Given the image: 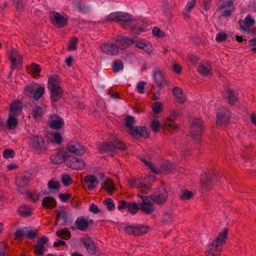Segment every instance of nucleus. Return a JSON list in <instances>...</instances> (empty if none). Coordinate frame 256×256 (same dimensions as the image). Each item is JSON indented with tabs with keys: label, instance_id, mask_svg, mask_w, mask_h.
<instances>
[{
	"label": "nucleus",
	"instance_id": "1",
	"mask_svg": "<svg viewBox=\"0 0 256 256\" xmlns=\"http://www.w3.org/2000/svg\"><path fill=\"white\" fill-rule=\"evenodd\" d=\"M28 146L30 149L37 154H40L46 150L45 140L42 136H35L30 138Z\"/></svg>",
	"mask_w": 256,
	"mask_h": 256
},
{
	"label": "nucleus",
	"instance_id": "2",
	"mask_svg": "<svg viewBox=\"0 0 256 256\" xmlns=\"http://www.w3.org/2000/svg\"><path fill=\"white\" fill-rule=\"evenodd\" d=\"M126 147L120 140H114L112 141L104 142L100 146L101 150L110 154L112 155L116 150H124Z\"/></svg>",
	"mask_w": 256,
	"mask_h": 256
},
{
	"label": "nucleus",
	"instance_id": "3",
	"mask_svg": "<svg viewBox=\"0 0 256 256\" xmlns=\"http://www.w3.org/2000/svg\"><path fill=\"white\" fill-rule=\"evenodd\" d=\"M148 197L156 204H160L166 202L168 197V194L164 186H160Z\"/></svg>",
	"mask_w": 256,
	"mask_h": 256
},
{
	"label": "nucleus",
	"instance_id": "4",
	"mask_svg": "<svg viewBox=\"0 0 256 256\" xmlns=\"http://www.w3.org/2000/svg\"><path fill=\"white\" fill-rule=\"evenodd\" d=\"M66 166L74 170H82L85 166V164L80 158L73 156H67L64 158Z\"/></svg>",
	"mask_w": 256,
	"mask_h": 256
},
{
	"label": "nucleus",
	"instance_id": "5",
	"mask_svg": "<svg viewBox=\"0 0 256 256\" xmlns=\"http://www.w3.org/2000/svg\"><path fill=\"white\" fill-rule=\"evenodd\" d=\"M44 88L38 86L34 88V86L29 85L25 87L24 89V94L30 96L32 95V98L36 100H38L40 97L44 94Z\"/></svg>",
	"mask_w": 256,
	"mask_h": 256
},
{
	"label": "nucleus",
	"instance_id": "6",
	"mask_svg": "<svg viewBox=\"0 0 256 256\" xmlns=\"http://www.w3.org/2000/svg\"><path fill=\"white\" fill-rule=\"evenodd\" d=\"M216 178V175L213 171H210L208 174H202L200 179L202 186L206 190L211 189Z\"/></svg>",
	"mask_w": 256,
	"mask_h": 256
},
{
	"label": "nucleus",
	"instance_id": "7",
	"mask_svg": "<svg viewBox=\"0 0 256 256\" xmlns=\"http://www.w3.org/2000/svg\"><path fill=\"white\" fill-rule=\"evenodd\" d=\"M203 129V121L199 118H194L192 127V137L198 141L200 140V136Z\"/></svg>",
	"mask_w": 256,
	"mask_h": 256
},
{
	"label": "nucleus",
	"instance_id": "8",
	"mask_svg": "<svg viewBox=\"0 0 256 256\" xmlns=\"http://www.w3.org/2000/svg\"><path fill=\"white\" fill-rule=\"evenodd\" d=\"M52 14V22L54 26L61 28L68 25V18L66 14H60L58 12L54 11Z\"/></svg>",
	"mask_w": 256,
	"mask_h": 256
},
{
	"label": "nucleus",
	"instance_id": "9",
	"mask_svg": "<svg viewBox=\"0 0 256 256\" xmlns=\"http://www.w3.org/2000/svg\"><path fill=\"white\" fill-rule=\"evenodd\" d=\"M138 196L142 199V204L140 205V210L147 214H150L155 211L154 204L150 201V198L148 196Z\"/></svg>",
	"mask_w": 256,
	"mask_h": 256
},
{
	"label": "nucleus",
	"instance_id": "10",
	"mask_svg": "<svg viewBox=\"0 0 256 256\" xmlns=\"http://www.w3.org/2000/svg\"><path fill=\"white\" fill-rule=\"evenodd\" d=\"M124 232L129 235L140 236L148 232L147 227L138 224L136 226H130L124 228Z\"/></svg>",
	"mask_w": 256,
	"mask_h": 256
},
{
	"label": "nucleus",
	"instance_id": "11",
	"mask_svg": "<svg viewBox=\"0 0 256 256\" xmlns=\"http://www.w3.org/2000/svg\"><path fill=\"white\" fill-rule=\"evenodd\" d=\"M48 238L46 236H42L36 241V244L34 246V253L36 256H42L46 250V245L48 242Z\"/></svg>",
	"mask_w": 256,
	"mask_h": 256
},
{
	"label": "nucleus",
	"instance_id": "12",
	"mask_svg": "<svg viewBox=\"0 0 256 256\" xmlns=\"http://www.w3.org/2000/svg\"><path fill=\"white\" fill-rule=\"evenodd\" d=\"M228 235V230L225 229L222 232L219 233L218 236L210 244H213L214 250H222L224 244L226 242V240Z\"/></svg>",
	"mask_w": 256,
	"mask_h": 256
},
{
	"label": "nucleus",
	"instance_id": "13",
	"mask_svg": "<svg viewBox=\"0 0 256 256\" xmlns=\"http://www.w3.org/2000/svg\"><path fill=\"white\" fill-rule=\"evenodd\" d=\"M101 51L106 54L114 56L118 53V50L116 44L114 42L102 43L100 46Z\"/></svg>",
	"mask_w": 256,
	"mask_h": 256
},
{
	"label": "nucleus",
	"instance_id": "14",
	"mask_svg": "<svg viewBox=\"0 0 256 256\" xmlns=\"http://www.w3.org/2000/svg\"><path fill=\"white\" fill-rule=\"evenodd\" d=\"M230 112L227 109L217 113L216 125L218 126H227L230 118Z\"/></svg>",
	"mask_w": 256,
	"mask_h": 256
},
{
	"label": "nucleus",
	"instance_id": "15",
	"mask_svg": "<svg viewBox=\"0 0 256 256\" xmlns=\"http://www.w3.org/2000/svg\"><path fill=\"white\" fill-rule=\"evenodd\" d=\"M67 149L69 152L74 153L77 156H82L85 152L84 146L76 142H70L68 144Z\"/></svg>",
	"mask_w": 256,
	"mask_h": 256
},
{
	"label": "nucleus",
	"instance_id": "16",
	"mask_svg": "<svg viewBox=\"0 0 256 256\" xmlns=\"http://www.w3.org/2000/svg\"><path fill=\"white\" fill-rule=\"evenodd\" d=\"M48 124L52 128L58 130L62 128L64 121L60 116L53 114L49 116Z\"/></svg>",
	"mask_w": 256,
	"mask_h": 256
},
{
	"label": "nucleus",
	"instance_id": "17",
	"mask_svg": "<svg viewBox=\"0 0 256 256\" xmlns=\"http://www.w3.org/2000/svg\"><path fill=\"white\" fill-rule=\"evenodd\" d=\"M134 42L133 39L130 38L126 36H119L116 38V44L118 46V50H125L130 45L132 44Z\"/></svg>",
	"mask_w": 256,
	"mask_h": 256
},
{
	"label": "nucleus",
	"instance_id": "18",
	"mask_svg": "<svg viewBox=\"0 0 256 256\" xmlns=\"http://www.w3.org/2000/svg\"><path fill=\"white\" fill-rule=\"evenodd\" d=\"M130 134L136 138L141 137L147 138L149 136L148 130L146 126H136L130 130Z\"/></svg>",
	"mask_w": 256,
	"mask_h": 256
},
{
	"label": "nucleus",
	"instance_id": "19",
	"mask_svg": "<svg viewBox=\"0 0 256 256\" xmlns=\"http://www.w3.org/2000/svg\"><path fill=\"white\" fill-rule=\"evenodd\" d=\"M29 178L25 176L18 178L16 180V184L17 186L16 190L20 194H24L26 192V186L28 182Z\"/></svg>",
	"mask_w": 256,
	"mask_h": 256
},
{
	"label": "nucleus",
	"instance_id": "20",
	"mask_svg": "<svg viewBox=\"0 0 256 256\" xmlns=\"http://www.w3.org/2000/svg\"><path fill=\"white\" fill-rule=\"evenodd\" d=\"M81 242L84 244L88 254H96V246L94 242L90 237L82 238Z\"/></svg>",
	"mask_w": 256,
	"mask_h": 256
},
{
	"label": "nucleus",
	"instance_id": "21",
	"mask_svg": "<svg viewBox=\"0 0 256 256\" xmlns=\"http://www.w3.org/2000/svg\"><path fill=\"white\" fill-rule=\"evenodd\" d=\"M23 108L22 103L20 100H16L10 104L9 114L18 116H20Z\"/></svg>",
	"mask_w": 256,
	"mask_h": 256
},
{
	"label": "nucleus",
	"instance_id": "22",
	"mask_svg": "<svg viewBox=\"0 0 256 256\" xmlns=\"http://www.w3.org/2000/svg\"><path fill=\"white\" fill-rule=\"evenodd\" d=\"M130 184L132 187L140 188L144 194H147L150 188L148 185L142 183L139 180L132 179L130 182Z\"/></svg>",
	"mask_w": 256,
	"mask_h": 256
},
{
	"label": "nucleus",
	"instance_id": "23",
	"mask_svg": "<svg viewBox=\"0 0 256 256\" xmlns=\"http://www.w3.org/2000/svg\"><path fill=\"white\" fill-rule=\"evenodd\" d=\"M50 92V98L52 102H57L62 97L64 93L62 88L48 89Z\"/></svg>",
	"mask_w": 256,
	"mask_h": 256
},
{
	"label": "nucleus",
	"instance_id": "24",
	"mask_svg": "<svg viewBox=\"0 0 256 256\" xmlns=\"http://www.w3.org/2000/svg\"><path fill=\"white\" fill-rule=\"evenodd\" d=\"M153 76L158 87H163L166 84L165 76L161 71L158 70L155 72Z\"/></svg>",
	"mask_w": 256,
	"mask_h": 256
},
{
	"label": "nucleus",
	"instance_id": "25",
	"mask_svg": "<svg viewBox=\"0 0 256 256\" xmlns=\"http://www.w3.org/2000/svg\"><path fill=\"white\" fill-rule=\"evenodd\" d=\"M75 8L79 12L83 14H88L91 11L90 4L84 0L78 2L75 4Z\"/></svg>",
	"mask_w": 256,
	"mask_h": 256
},
{
	"label": "nucleus",
	"instance_id": "26",
	"mask_svg": "<svg viewBox=\"0 0 256 256\" xmlns=\"http://www.w3.org/2000/svg\"><path fill=\"white\" fill-rule=\"evenodd\" d=\"M42 205L46 209H52L56 207V202L52 196H44L42 198Z\"/></svg>",
	"mask_w": 256,
	"mask_h": 256
},
{
	"label": "nucleus",
	"instance_id": "27",
	"mask_svg": "<svg viewBox=\"0 0 256 256\" xmlns=\"http://www.w3.org/2000/svg\"><path fill=\"white\" fill-rule=\"evenodd\" d=\"M56 224L58 220H62V224L65 225L68 222V213L66 212L64 208H60V210H56Z\"/></svg>",
	"mask_w": 256,
	"mask_h": 256
},
{
	"label": "nucleus",
	"instance_id": "28",
	"mask_svg": "<svg viewBox=\"0 0 256 256\" xmlns=\"http://www.w3.org/2000/svg\"><path fill=\"white\" fill-rule=\"evenodd\" d=\"M84 182L88 184L87 188L88 190L94 189L98 184V178L93 175L86 176L84 178Z\"/></svg>",
	"mask_w": 256,
	"mask_h": 256
},
{
	"label": "nucleus",
	"instance_id": "29",
	"mask_svg": "<svg viewBox=\"0 0 256 256\" xmlns=\"http://www.w3.org/2000/svg\"><path fill=\"white\" fill-rule=\"evenodd\" d=\"M62 88L60 86V78L58 75H52L50 76L48 82V88Z\"/></svg>",
	"mask_w": 256,
	"mask_h": 256
},
{
	"label": "nucleus",
	"instance_id": "30",
	"mask_svg": "<svg viewBox=\"0 0 256 256\" xmlns=\"http://www.w3.org/2000/svg\"><path fill=\"white\" fill-rule=\"evenodd\" d=\"M75 225L78 230L84 231L89 226L90 222L84 218H78L75 222Z\"/></svg>",
	"mask_w": 256,
	"mask_h": 256
},
{
	"label": "nucleus",
	"instance_id": "31",
	"mask_svg": "<svg viewBox=\"0 0 256 256\" xmlns=\"http://www.w3.org/2000/svg\"><path fill=\"white\" fill-rule=\"evenodd\" d=\"M173 94L178 103L183 104L186 101V96H184L181 88L174 87L173 88Z\"/></svg>",
	"mask_w": 256,
	"mask_h": 256
},
{
	"label": "nucleus",
	"instance_id": "32",
	"mask_svg": "<svg viewBox=\"0 0 256 256\" xmlns=\"http://www.w3.org/2000/svg\"><path fill=\"white\" fill-rule=\"evenodd\" d=\"M226 92L228 104L231 106L234 105L238 100L237 95L230 88L226 90Z\"/></svg>",
	"mask_w": 256,
	"mask_h": 256
},
{
	"label": "nucleus",
	"instance_id": "33",
	"mask_svg": "<svg viewBox=\"0 0 256 256\" xmlns=\"http://www.w3.org/2000/svg\"><path fill=\"white\" fill-rule=\"evenodd\" d=\"M32 116L35 119H40L44 114L42 108L38 105L34 106L32 110Z\"/></svg>",
	"mask_w": 256,
	"mask_h": 256
},
{
	"label": "nucleus",
	"instance_id": "34",
	"mask_svg": "<svg viewBox=\"0 0 256 256\" xmlns=\"http://www.w3.org/2000/svg\"><path fill=\"white\" fill-rule=\"evenodd\" d=\"M102 187L109 194H112L115 190L114 184L110 179L106 180L102 184Z\"/></svg>",
	"mask_w": 256,
	"mask_h": 256
},
{
	"label": "nucleus",
	"instance_id": "35",
	"mask_svg": "<svg viewBox=\"0 0 256 256\" xmlns=\"http://www.w3.org/2000/svg\"><path fill=\"white\" fill-rule=\"evenodd\" d=\"M136 24H137V22L132 19L129 20L127 22H121V26L124 29L130 28L132 32H135V30H136V28L134 27V26H136Z\"/></svg>",
	"mask_w": 256,
	"mask_h": 256
},
{
	"label": "nucleus",
	"instance_id": "36",
	"mask_svg": "<svg viewBox=\"0 0 256 256\" xmlns=\"http://www.w3.org/2000/svg\"><path fill=\"white\" fill-rule=\"evenodd\" d=\"M17 116H13L9 114L8 118L6 120L9 129H14L17 126L18 119L16 118Z\"/></svg>",
	"mask_w": 256,
	"mask_h": 256
},
{
	"label": "nucleus",
	"instance_id": "37",
	"mask_svg": "<svg viewBox=\"0 0 256 256\" xmlns=\"http://www.w3.org/2000/svg\"><path fill=\"white\" fill-rule=\"evenodd\" d=\"M213 244H210L206 252V256H220L222 250H214Z\"/></svg>",
	"mask_w": 256,
	"mask_h": 256
},
{
	"label": "nucleus",
	"instance_id": "38",
	"mask_svg": "<svg viewBox=\"0 0 256 256\" xmlns=\"http://www.w3.org/2000/svg\"><path fill=\"white\" fill-rule=\"evenodd\" d=\"M56 236L64 240H68L71 236L70 232L67 229L64 228L60 230H58L56 232Z\"/></svg>",
	"mask_w": 256,
	"mask_h": 256
},
{
	"label": "nucleus",
	"instance_id": "39",
	"mask_svg": "<svg viewBox=\"0 0 256 256\" xmlns=\"http://www.w3.org/2000/svg\"><path fill=\"white\" fill-rule=\"evenodd\" d=\"M18 211L22 216H30L32 213L30 208L26 205L21 206L18 208Z\"/></svg>",
	"mask_w": 256,
	"mask_h": 256
},
{
	"label": "nucleus",
	"instance_id": "40",
	"mask_svg": "<svg viewBox=\"0 0 256 256\" xmlns=\"http://www.w3.org/2000/svg\"><path fill=\"white\" fill-rule=\"evenodd\" d=\"M64 158L60 153H57L56 154L52 155L50 159L52 164H58L64 160Z\"/></svg>",
	"mask_w": 256,
	"mask_h": 256
},
{
	"label": "nucleus",
	"instance_id": "41",
	"mask_svg": "<svg viewBox=\"0 0 256 256\" xmlns=\"http://www.w3.org/2000/svg\"><path fill=\"white\" fill-rule=\"evenodd\" d=\"M125 123L126 127H127L130 132V130H132V129L135 127L133 126L134 123V117L127 116L125 118Z\"/></svg>",
	"mask_w": 256,
	"mask_h": 256
},
{
	"label": "nucleus",
	"instance_id": "42",
	"mask_svg": "<svg viewBox=\"0 0 256 256\" xmlns=\"http://www.w3.org/2000/svg\"><path fill=\"white\" fill-rule=\"evenodd\" d=\"M197 70L200 74L203 76H208L211 73V68H207L203 64L199 66Z\"/></svg>",
	"mask_w": 256,
	"mask_h": 256
},
{
	"label": "nucleus",
	"instance_id": "43",
	"mask_svg": "<svg viewBox=\"0 0 256 256\" xmlns=\"http://www.w3.org/2000/svg\"><path fill=\"white\" fill-rule=\"evenodd\" d=\"M118 12H114L108 14L106 18V20L108 22H118Z\"/></svg>",
	"mask_w": 256,
	"mask_h": 256
},
{
	"label": "nucleus",
	"instance_id": "44",
	"mask_svg": "<svg viewBox=\"0 0 256 256\" xmlns=\"http://www.w3.org/2000/svg\"><path fill=\"white\" fill-rule=\"evenodd\" d=\"M123 63L122 60H116L113 64L112 70L114 72H118L120 70H122Z\"/></svg>",
	"mask_w": 256,
	"mask_h": 256
},
{
	"label": "nucleus",
	"instance_id": "45",
	"mask_svg": "<svg viewBox=\"0 0 256 256\" xmlns=\"http://www.w3.org/2000/svg\"><path fill=\"white\" fill-rule=\"evenodd\" d=\"M138 210V206L136 202H129L128 206V211L132 214H136Z\"/></svg>",
	"mask_w": 256,
	"mask_h": 256
},
{
	"label": "nucleus",
	"instance_id": "46",
	"mask_svg": "<svg viewBox=\"0 0 256 256\" xmlns=\"http://www.w3.org/2000/svg\"><path fill=\"white\" fill-rule=\"evenodd\" d=\"M103 204L106 206L107 208L110 211L114 210L115 208V205L110 198L104 199Z\"/></svg>",
	"mask_w": 256,
	"mask_h": 256
},
{
	"label": "nucleus",
	"instance_id": "47",
	"mask_svg": "<svg viewBox=\"0 0 256 256\" xmlns=\"http://www.w3.org/2000/svg\"><path fill=\"white\" fill-rule=\"evenodd\" d=\"M118 20L119 22H127L129 20H132L131 16L126 13L118 12Z\"/></svg>",
	"mask_w": 256,
	"mask_h": 256
},
{
	"label": "nucleus",
	"instance_id": "48",
	"mask_svg": "<svg viewBox=\"0 0 256 256\" xmlns=\"http://www.w3.org/2000/svg\"><path fill=\"white\" fill-rule=\"evenodd\" d=\"M60 183L58 181L50 180L48 182V187L50 190H58L60 188Z\"/></svg>",
	"mask_w": 256,
	"mask_h": 256
},
{
	"label": "nucleus",
	"instance_id": "49",
	"mask_svg": "<svg viewBox=\"0 0 256 256\" xmlns=\"http://www.w3.org/2000/svg\"><path fill=\"white\" fill-rule=\"evenodd\" d=\"M152 110L154 114H158L162 111V104L159 102H155L152 106Z\"/></svg>",
	"mask_w": 256,
	"mask_h": 256
},
{
	"label": "nucleus",
	"instance_id": "50",
	"mask_svg": "<svg viewBox=\"0 0 256 256\" xmlns=\"http://www.w3.org/2000/svg\"><path fill=\"white\" fill-rule=\"evenodd\" d=\"M196 4V0H188L184 8V14H186V12H190L192 10V9L195 6Z\"/></svg>",
	"mask_w": 256,
	"mask_h": 256
},
{
	"label": "nucleus",
	"instance_id": "51",
	"mask_svg": "<svg viewBox=\"0 0 256 256\" xmlns=\"http://www.w3.org/2000/svg\"><path fill=\"white\" fill-rule=\"evenodd\" d=\"M174 216L172 213L166 212L162 216V220L166 224L171 223L173 221Z\"/></svg>",
	"mask_w": 256,
	"mask_h": 256
},
{
	"label": "nucleus",
	"instance_id": "52",
	"mask_svg": "<svg viewBox=\"0 0 256 256\" xmlns=\"http://www.w3.org/2000/svg\"><path fill=\"white\" fill-rule=\"evenodd\" d=\"M228 35L224 32H218L216 37V40L218 42H220L226 40L227 39Z\"/></svg>",
	"mask_w": 256,
	"mask_h": 256
},
{
	"label": "nucleus",
	"instance_id": "53",
	"mask_svg": "<svg viewBox=\"0 0 256 256\" xmlns=\"http://www.w3.org/2000/svg\"><path fill=\"white\" fill-rule=\"evenodd\" d=\"M16 9L18 11H22L24 6L22 0H12Z\"/></svg>",
	"mask_w": 256,
	"mask_h": 256
},
{
	"label": "nucleus",
	"instance_id": "54",
	"mask_svg": "<svg viewBox=\"0 0 256 256\" xmlns=\"http://www.w3.org/2000/svg\"><path fill=\"white\" fill-rule=\"evenodd\" d=\"M62 182L65 186H68L72 182L71 178L68 174L62 176Z\"/></svg>",
	"mask_w": 256,
	"mask_h": 256
},
{
	"label": "nucleus",
	"instance_id": "55",
	"mask_svg": "<svg viewBox=\"0 0 256 256\" xmlns=\"http://www.w3.org/2000/svg\"><path fill=\"white\" fill-rule=\"evenodd\" d=\"M234 8H224L222 9L220 8L221 14L224 16H231L232 13L234 12Z\"/></svg>",
	"mask_w": 256,
	"mask_h": 256
},
{
	"label": "nucleus",
	"instance_id": "56",
	"mask_svg": "<svg viewBox=\"0 0 256 256\" xmlns=\"http://www.w3.org/2000/svg\"><path fill=\"white\" fill-rule=\"evenodd\" d=\"M36 230H27L26 228L25 236L30 239H34L36 236Z\"/></svg>",
	"mask_w": 256,
	"mask_h": 256
},
{
	"label": "nucleus",
	"instance_id": "57",
	"mask_svg": "<svg viewBox=\"0 0 256 256\" xmlns=\"http://www.w3.org/2000/svg\"><path fill=\"white\" fill-rule=\"evenodd\" d=\"M147 26L148 24H142L138 26H137L136 24V26H134V27L136 28V30H135V32L134 33L138 34L139 32H144L146 30Z\"/></svg>",
	"mask_w": 256,
	"mask_h": 256
},
{
	"label": "nucleus",
	"instance_id": "58",
	"mask_svg": "<svg viewBox=\"0 0 256 256\" xmlns=\"http://www.w3.org/2000/svg\"><path fill=\"white\" fill-rule=\"evenodd\" d=\"M52 139L55 143L60 144L62 142V137L60 133L58 132H54L52 134Z\"/></svg>",
	"mask_w": 256,
	"mask_h": 256
},
{
	"label": "nucleus",
	"instance_id": "59",
	"mask_svg": "<svg viewBox=\"0 0 256 256\" xmlns=\"http://www.w3.org/2000/svg\"><path fill=\"white\" fill-rule=\"evenodd\" d=\"M18 56V51L16 49L12 50L11 54L10 56V60H11L12 65L14 66L15 62L16 60V56Z\"/></svg>",
	"mask_w": 256,
	"mask_h": 256
},
{
	"label": "nucleus",
	"instance_id": "60",
	"mask_svg": "<svg viewBox=\"0 0 256 256\" xmlns=\"http://www.w3.org/2000/svg\"><path fill=\"white\" fill-rule=\"evenodd\" d=\"M26 228L23 229H19L14 232L15 238L20 239L25 236Z\"/></svg>",
	"mask_w": 256,
	"mask_h": 256
},
{
	"label": "nucleus",
	"instance_id": "61",
	"mask_svg": "<svg viewBox=\"0 0 256 256\" xmlns=\"http://www.w3.org/2000/svg\"><path fill=\"white\" fill-rule=\"evenodd\" d=\"M78 42V38H72L68 44V49L70 50H75L76 49V44Z\"/></svg>",
	"mask_w": 256,
	"mask_h": 256
},
{
	"label": "nucleus",
	"instance_id": "62",
	"mask_svg": "<svg viewBox=\"0 0 256 256\" xmlns=\"http://www.w3.org/2000/svg\"><path fill=\"white\" fill-rule=\"evenodd\" d=\"M194 195V194L190 191L185 190L183 194L180 196V199L182 200H189Z\"/></svg>",
	"mask_w": 256,
	"mask_h": 256
},
{
	"label": "nucleus",
	"instance_id": "63",
	"mask_svg": "<svg viewBox=\"0 0 256 256\" xmlns=\"http://www.w3.org/2000/svg\"><path fill=\"white\" fill-rule=\"evenodd\" d=\"M160 126V123L158 120H153L150 124V128L154 132H156L158 130Z\"/></svg>",
	"mask_w": 256,
	"mask_h": 256
},
{
	"label": "nucleus",
	"instance_id": "64",
	"mask_svg": "<svg viewBox=\"0 0 256 256\" xmlns=\"http://www.w3.org/2000/svg\"><path fill=\"white\" fill-rule=\"evenodd\" d=\"M165 125L168 126L170 128H172L174 130H176L178 128V126L175 124L174 122L170 118H168V120L166 122Z\"/></svg>",
	"mask_w": 256,
	"mask_h": 256
}]
</instances>
